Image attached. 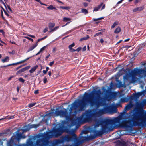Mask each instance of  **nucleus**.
<instances>
[{"mask_svg":"<svg viewBox=\"0 0 146 146\" xmlns=\"http://www.w3.org/2000/svg\"><path fill=\"white\" fill-rule=\"evenodd\" d=\"M46 46H45L44 47H42V48H41L40 50V51L41 52L43 51H44L45 49L46 48Z\"/></svg>","mask_w":146,"mask_h":146,"instance_id":"nucleus-47","label":"nucleus"},{"mask_svg":"<svg viewBox=\"0 0 146 146\" xmlns=\"http://www.w3.org/2000/svg\"><path fill=\"white\" fill-rule=\"evenodd\" d=\"M47 71L46 70H44L43 71V72L44 74H46L47 72Z\"/></svg>","mask_w":146,"mask_h":146,"instance_id":"nucleus-64","label":"nucleus"},{"mask_svg":"<svg viewBox=\"0 0 146 146\" xmlns=\"http://www.w3.org/2000/svg\"><path fill=\"white\" fill-rule=\"evenodd\" d=\"M35 56L34 55H33V56H31V57H29L27 58H26V59H24V60H21V61H19V62H17V64H21L25 62H26L27 60H28L29 59L31 58H32V57H33V56Z\"/></svg>","mask_w":146,"mask_h":146,"instance_id":"nucleus-19","label":"nucleus"},{"mask_svg":"<svg viewBox=\"0 0 146 146\" xmlns=\"http://www.w3.org/2000/svg\"><path fill=\"white\" fill-rule=\"evenodd\" d=\"M65 131L68 134L61 137L60 139L56 141V143L60 144L63 143L65 141L69 142L70 141H74V144L66 145L65 146H79L80 144V143L78 141L75 142L77 140V135L75 133V129H66Z\"/></svg>","mask_w":146,"mask_h":146,"instance_id":"nucleus-3","label":"nucleus"},{"mask_svg":"<svg viewBox=\"0 0 146 146\" xmlns=\"http://www.w3.org/2000/svg\"><path fill=\"white\" fill-rule=\"evenodd\" d=\"M9 66H10L9 64L7 65H6L1 66L0 67L1 68H5V67H7Z\"/></svg>","mask_w":146,"mask_h":146,"instance_id":"nucleus-51","label":"nucleus"},{"mask_svg":"<svg viewBox=\"0 0 146 146\" xmlns=\"http://www.w3.org/2000/svg\"><path fill=\"white\" fill-rule=\"evenodd\" d=\"M31 127L36 128L37 127V125L36 124H33L31 125Z\"/></svg>","mask_w":146,"mask_h":146,"instance_id":"nucleus-52","label":"nucleus"},{"mask_svg":"<svg viewBox=\"0 0 146 146\" xmlns=\"http://www.w3.org/2000/svg\"><path fill=\"white\" fill-rule=\"evenodd\" d=\"M81 11L82 13H84L86 14L88 13V10L85 9H82L81 10Z\"/></svg>","mask_w":146,"mask_h":146,"instance_id":"nucleus-32","label":"nucleus"},{"mask_svg":"<svg viewBox=\"0 0 146 146\" xmlns=\"http://www.w3.org/2000/svg\"><path fill=\"white\" fill-rule=\"evenodd\" d=\"M104 19V17H101L100 18H99L97 19H93V20L94 21H96L98 20H100L101 19Z\"/></svg>","mask_w":146,"mask_h":146,"instance_id":"nucleus-38","label":"nucleus"},{"mask_svg":"<svg viewBox=\"0 0 146 146\" xmlns=\"http://www.w3.org/2000/svg\"><path fill=\"white\" fill-rule=\"evenodd\" d=\"M5 14L7 16L9 17V15L7 13L6 11H5L4 12Z\"/></svg>","mask_w":146,"mask_h":146,"instance_id":"nucleus-62","label":"nucleus"},{"mask_svg":"<svg viewBox=\"0 0 146 146\" xmlns=\"http://www.w3.org/2000/svg\"><path fill=\"white\" fill-rule=\"evenodd\" d=\"M48 31V28L47 27H46L43 30V32L44 33H46Z\"/></svg>","mask_w":146,"mask_h":146,"instance_id":"nucleus-50","label":"nucleus"},{"mask_svg":"<svg viewBox=\"0 0 146 146\" xmlns=\"http://www.w3.org/2000/svg\"><path fill=\"white\" fill-rule=\"evenodd\" d=\"M30 129L28 125H26L24 127V128L23 129V132H26L29 131Z\"/></svg>","mask_w":146,"mask_h":146,"instance_id":"nucleus-27","label":"nucleus"},{"mask_svg":"<svg viewBox=\"0 0 146 146\" xmlns=\"http://www.w3.org/2000/svg\"><path fill=\"white\" fill-rule=\"evenodd\" d=\"M38 67V66L37 65L35 66L34 67L32 68L31 69L29 70V72L31 73H32L34 72L37 68Z\"/></svg>","mask_w":146,"mask_h":146,"instance_id":"nucleus-18","label":"nucleus"},{"mask_svg":"<svg viewBox=\"0 0 146 146\" xmlns=\"http://www.w3.org/2000/svg\"><path fill=\"white\" fill-rule=\"evenodd\" d=\"M74 46H75V43L74 42L71 45H69V46H68V48L69 49V51L70 52H73L72 50H74V49L72 48V47Z\"/></svg>","mask_w":146,"mask_h":146,"instance_id":"nucleus-22","label":"nucleus"},{"mask_svg":"<svg viewBox=\"0 0 146 146\" xmlns=\"http://www.w3.org/2000/svg\"><path fill=\"white\" fill-rule=\"evenodd\" d=\"M14 77V76H10V77L8 79V81H10V80L11 79L13 78V77Z\"/></svg>","mask_w":146,"mask_h":146,"instance_id":"nucleus-55","label":"nucleus"},{"mask_svg":"<svg viewBox=\"0 0 146 146\" xmlns=\"http://www.w3.org/2000/svg\"><path fill=\"white\" fill-rule=\"evenodd\" d=\"M9 66H11L12 65H18L17 63H13L12 64H9Z\"/></svg>","mask_w":146,"mask_h":146,"instance_id":"nucleus-57","label":"nucleus"},{"mask_svg":"<svg viewBox=\"0 0 146 146\" xmlns=\"http://www.w3.org/2000/svg\"><path fill=\"white\" fill-rule=\"evenodd\" d=\"M36 104V103H31L29 104L28 106L29 107L31 108L34 106Z\"/></svg>","mask_w":146,"mask_h":146,"instance_id":"nucleus-37","label":"nucleus"},{"mask_svg":"<svg viewBox=\"0 0 146 146\" xmlns=\"http://www.w3.org/2000/svg\"><path fill=\"white\" fill-rule=\"evenodd\" d=\"M131 119V117H130V118L129 119V120ZM121 117H119L115 118L113 119H107L108 126L110 127V130H111V126L116 123L119 124V125L122 128H125L126 129L131 128L133 127H124L125 124H123V122L124 121H127V120H123L122 122H121ZM129 119L127 120V121Z\"/></svg>","mask_w":146,"mask_h":146,"instance_id":"nucleus-8","label":"nucleus"},{"mask_svg":"<svg viewBox=\"0 0 146 146\" xmlns=\"http://www.w3.org/2000/svg\"><path fill=\"white\" fill-rule=\"evenodd\" d=\"M132 77V81L133 82H135L136 81L135 76H131Z\"/></svg>","mask_w":146,"mask_h":146,"instance_id":"nucleus-43","label":"nucleus"},{"mask_svg":"<svg viewBox=\"0 0 146 146\" xmlns=\"http://www.w3.org/2000/svg\"><path fill=\"white\" fill-rule=\"evenodd\" d=\"M69 121H67L66 120H63L61 122L62 123V126L60 127H63V129H68L67 128L66 126H65V125L66 124L68 123V122Z\"/></svg>","mask_w":146,"mask_h":146,"instance_id":"nucleus-16","label":"nucleus"},{"mask_svg":"<svg viewBox=\"0 0 146 146\" xmlns=\"http://www.w3.org/2000/svg\"><path fill=\"white\" fill-rule=\"evenodd\" d=\"M86 46H85L82 48V51H84L86 50Z\"/></svg>","mask_w":146,"mask_h":146,"instance_id":"nucleus-59","label":"nucleus"},{"mask_svg":"<svg viewBox=\"0 0 146 146\" xmlns=\"http://www.w3.org/2000/svg\"><path fill=\"white\" fill-rule=\"evenodd\" d=\"M55 25V24L54 23H49V28L50 30H51V29H53L52 28L54 27Z\"/></svg>","mask_w":146,"mask_h":146,"instance_id":"nucleus-23","label":"nucleus"},{"mask_svg":"<svg viewBox=\"0 0 146 146\" xmlns=\"http://www.w3.org/2000/svg\"><path fill=\"white\" fill-rule=\"evenodd\" d=\"M103 3H101L100 5H98L97 7H95L93 10V11H97L101 7V6L103 5Z\"/></svg>","mask_w":146,"mask_h":146,"instance_id":"nucleus-20","label":"nucleus"},{"mask_svg":"<svg viewBox=\"0 0 146 146\" xmlns=\"http://www.w3.org/2000/svg\"><path fill=\"white\" fill-rule=\"evenodd\" d=\"M96 125L95 127H99L101 125V127L100 130L94 129L92 132L96 136H101L104 133H107L110 131V128L108 126V120H104L100 119H96L95 121Z\"/></svg>","mask_w":146,"mask_h":146,"instance_id":"nucleus-4","label":"nucleus"},{"mask_svg":"<svg viewBox=\"0 0 146 146\" xmlns=\"http://www.w3.org/2000/svg\"><path fill=\"white\" fill-rule=\"evenodd\" d=\"M143 93L144 92H138L134 95L133 98H134L137 99L139 98L140 96H141Z\"/></svg>","mask_w":146,"mask_h":146,"instance_id":"nucleus-14","label":"nucleus"},{"mask_svg":"<svg viewBox=\"0 0 146 146\" xmlns=\"http://www.w3.org/2000/svg\"><path fill=\"white\" fill-rule=\"evenodd\" d=\"M8 118L9 119H12L14 118V115L12 116H7Z\"/></svg>","mask_w":146,"mask_h":146,"instance_id":"nucleus-58","label":"nucleus"},{"mask_svg":"<svg viewBox=\"0 0 146 146\" xmlns=\"http://www.w3.org/2000/svg\"><path fill=\"white\" fill-rule=\"evenodd\" d=\"M142 74L144 77H146V68L145 69H138L136 68L129 73L130 76H140Z\"/></svg>","mask_w":146,"mask_h":146,"instance_id":"nucleus-11","label":"nucleus"},{"mask_svg":"<svg viewBox=\"0 0 146 146\" xmlns=\"http://www.w3.org/2000/svg\"><path fill=\"white\" fill-rule=\"evenodd\" d=\"M103 32H98V33H96L95 35H94V37H96L97 36H98L100 35H102Z\"/></svg>","mask_w":146,"mask_h":146,"instance_id":"nucleus-40","label":"nucleus"},{"mask_svg":"<svg viewBox=\"0 0 146 146\" xmlns=\"http://www.w3.org/2000/svg\"><path fill=\"white\" fill-rule=\"evenodd\" d=\"M102 90L103 92L104 93H107L108 92V90L106 89L104 87H102Z\"/></svg>","mask_w":146,"mask_h":146,"instance_id":"nucleus-39","label":"nucleus"},{"mask_svg":"<svg viewBox=\"0 0 146 146\" xmlns=\"http://www.w3.org/2000/svg\"><path fill=\"white\" fill-rule=\"evenodd\" d=\"M25 38L27 39H28V40L32 41V42H33V39L32 38H31L29 37H25Z\"/></svg>","mask_w":146,"mask_h":146,"instance_id":"nucleus-48","label":"nucleus"},{"mask_svg":"<svg viewBox=\"0 0 146 146\" xmlns=\"http://www.w3.org/2000/svg\"><path fill=\"white\" fill-rule=\"evenodd\" d=\"M59 28V26H56L55 27L54 29H51V30H50L49 31L50 32H54L56 30H57Z\"/></svg>","mask_w":146,"mask_h":146,"instance_id":"nucleus-33","label":"nucleus"},{"mask_svg":"<svg viewBox=\"0 0 146 146\" xmlns=\"http://www.w3.org/2000/svg\"><path fill=\"white\" fill-rule=\"evenodd\" d=\"M94 116H96L95 112L93 113L92 110L87 111L85 113L82 115L84 119L87 121L91 120L92 118Z\"/></svg>","mask_w":146,"mask_h":146,"instance_id":"nucleus-12","label":"nucleus"},{"mask_svg":"<svg viewBox=\"0 0 146 146\" xmlns=\"http://www.w3.org/2000/svg\"><path fill=\"white\" fill-rule=\"evenodd\" d=\"M18 80L20 82H21L22 83H24L25 80L24 79H23L21 77L19 78Z\"/></svg>","mask_w":146,"mask_h":146,"instance_id":"nucleus-41","label":"nucleus"},{"mask_svg":"<svg viewBox=\"0 0 146 146\" xmlns=\"http://www.w3.org/2000/svg\"><path fill=\"white\" fill-rule=\"evenodd\" d=\"M144 114L140 116L137 115L134 117H132L127 121H124L123 124L124 127H130L134 126L144 127L146 126V111L144 110Z\"/></svg>","mask_w":146,"mask_h":146,"instance_id":"nucleus-2","label":"nucleus"},{"mask_svg":"<svg viewBox=\"0 0 146 146\" xmlns=\"http://www.w3.org/2000/svg\"><path fill=\"white\" fill-rule=\"evenodd\" d=\"M28 36H29V37H30L31 38H35V36L33 35H28Z\"/></svg>","mask_w":146,"mask_h":146,"instance_id":"nucleus-54","label":"nucleus"},{"mask_svg":"<svg viewBox=\"0 0 146 146\" xmlns=\"http://www.w3.org/2000/svg\"><path fill=\"white\" fill-rule=\"evenodd\" d=\"M60 9H63L68 10L70 9V8L69 7H64V6H60Z\"/></svg>","mask_w":146,"mask_h":146,"instance_id":"nucleus-30","label":"nucleus"},{"mask_svg":"<svg viewBox=\"0 0 146 146\" xmlns=\"http://www.w3.org/2000/svg\"><path fill=\"white\" fill-rule=\"evenodd\" d=\"M146 105V99H144L142 101L136 103V107L135 108V111L131 115V118L134 117L137 115L140 116L144 114V108Z\"/></svg>","mask_w":146,"mask_h":146,"instance_id":"nucleus-6","label":"nucleus"},{"mask_svg":"<svg viewBox=\"0 0 146 146\" xmlns=\"http://www.w3.org/2000/svg\"><path fill=\"white\" fill-rule=\"evenodd\" d=\"M100 42L102 44L104 42V40L102 38H101L100 39Z\"/></svg>","mask_w":146,"mask_h":146,"instance_id":"nucleus-63","label":"nucleus"},{"mask_svg":"<svg viewBox=\"0 0 146 146\" xmlns=\"http://www.w3.org/2000/svg\"><path fill=\"white\" fill-rule=\"evenodd\" d=\"M38 45V44L37 43L36 44H35L31 46L30 47L29 49L27 51V53H28V52L32 51L34 49L35 47H36Z\"/></svg>","mask_w":146,"mask_h":146,"instance_id":"nucleus-17","label":"nucleus"},{"mask_svg":"<svg viewBox=\"0 0 146 146\" xmlns=\"http://www.w3.org/2000/svg\"><path fill=\"white\" fill-rule=\"evenodd\" d=\"M121 100L122 102H127L128 100V99L127 98L125 97L124 98H121Z\"/></svg>","mask_w":146,"mask_h":146,"instance_id":"nucleus-31","label":"nucleus"},{"mask_svg":"<svg viewBox=\"0 0 146 146\" xmlns=\"http://www.w3.org/2000/svg\"><path fill=\"white\" fill-rule=\"evenodd\" d=\"M83 5L84 7H86L88 6V3L86 2H84L83 3Z\"/></svg>","mask_w":146,"mask_h":146,"instance_id":"nucleus-53","label":"nucleus"},{"mask_svg":"<svg viewBox=\"0 0 146 146\" xmlns=\"http://www.w3.org/2000/svg\"><path fill=\"white\" fill-rule=\"evenodd\" d=\"M131 108L130 105L129 104H127L125 107V109L126 110H129Z\"/></svg>","mask_w":146,"mask_h":146,"instance_id":"nucleus-42","label":"nucleus"},{"mask_svg":"<svg viewBox=\"0 0 146 146\" xmlns=\"http://www.w3.org/2000/svg\"><path fill=\"white\" fill-rule=\"evenodd\" d=\"M83 134H86V132L85 130H83L82 131L81 133H80V135H82Z\"/></svg>","mask_w":146,"mask_h":146,"instance_id":"nucleus-61","label":"nucleus"},{"mask_svg":"<svg viewBox=\"0 0 146 146\" xmlns=\"http://www.w3.org/2000/svg\"><path fill=\"white\" fill-rule=\"evenodd\" d=\"M119 22L118 21H115V22L113 25L111 26V28H113L115 27L118 25L119 24Z\"/></svg>","mask_w":146,"mask_h":146,"instance_id":"nucleus-29","label":"nucleus"},{"mask_svg":"<svg viewBox=\"0 0 146 146\" xmlns=\"http://www.w3.org/2000/svg\"><path fill=\"white\" fill-rule=\"evenodd\" d=\"M27 144H23L18 145L17 143L12 146H37L36 141L35 143H34L32 141H29Z\"/></svg>","mask_w":146,"mask_h":146,"instance_id":"nucleus-13","label":"nucleus"},{"mask_svg":"<svg viewBox=\"0 0 146 146\" xmlns=\"http://www.w3.org/2000/svg\"><path fill=\"white\" fill-rule=\"evenodd\" d=\"M82 49V48L81 47H78L76 49L73 50V52H75L77 51L78 52H79Z\"/></svg>","mask_w":146,"mask_h":146,"instance_id":"nucleus-35","label":"nucleus"},{"mask_svg":"<svg viewBox=\"0 0 146 146\" xmlns=\"http://www.w3.org/2000/svg\"><path fill=\"white\" fill-rule=\"evenodd\" d=\"M22 72L20 70H19L16 73V75H19Z\"/></svg>","mask_w":146,"mask_h":146,"instance_id":"nucleus-44","label":"nucleus"},{"mask_svg":"<svg viewBox=\"0 0 146 146\" xmlns=\"http://www.w3.org/2000/svg\"><path fill=\"white\" fill-rule=\"evenodd\" d=\"M34 94H37L39 93V91L38 90H36L34 91Z\"/></svg>","mask_w":146,"mask_h":146,"instance_id":"nucleus-60","label":"nucleus"},{"mask_svg":"<svg viewBox=\"0 0 146 146\" xmlns=\"http://www.w3.org/2000/svg\"><path fill=\"white\" fill-rule=\"evenodd\" d=\"M47 37V36H46L42 38L38 39V40H37L36 43L37 44V43L39 42L40 41L46 39Z\"/></svg>","mask_w":146,"mask_h":146,"instance_id":"nucleus-34","label":"nucleus"},{"mask_svg":"<svg viewBox=\"0 0 146 146\" xmlns=\"http://www.w3.org/2000/svg\"><path fill=\"white\" fill-rule=\"evenodd\" d=\"M121 31V29L120 27L119 26L114 31V33L117 34Z\"/></svg>","mask_w":146,"mask_h":146,"instance_id":"nucleus-21","label":"nucleus"},{"mask_svg":"<svg viewBox=\"0 0 146 146\" xmlns=\"http://www.w3.org/2000/svg\"><path fill=\"white\" fill-rule=\"evenodd\" d=\"M89 38V36L88 35H87L86 37L82 38L80 39L79 40L80 41H82L83 40H87Z\"/></svg>","mask_w":146,"mask_h":146,"instance_id":"nucleus-28","label":"nucleus"},{"mask_svg":"<svg viewBox=\"0 0 146 146\" xmlns=\"http://www.w3.org/2000/svg\"><path fill=\"white\" fill-rule=\"evenodd\" d=\"M9 60V57L7 56L4 59H2L1 61L3 62L4 63L8 62Z\"/></svg>","mask_w":146,"mask_h":146,"instance_id":"nucleus-26","label":"nucleus"},{"mask_svg":"<svg viewBox=\"0 0 146 146\" xmlns=\"http://www.w3.org/2000/svg\"><path fill=\"white\" fill-rule=\"evenodd\" d=\"M144 8L143 6H141L139 7H137L135 8L133 10V12H139L140 11L143 10Z\"/></svg>","mask_w":146,"mask_h":146,"instance_id":"nucleus-15","label":"nucleus"},{"mask_svg":"<svg viewBox=\"0 0 146 146\" xmlns=\"http://www.w3.org/2000/svg\"><path fill=\"white\" fill-rule=\"evenodd\" d=\"M117 109L115 107L108 106L103 108L100 109L98 111L95 112L96 116H100L102 114H106L108 112L112 113H117Z\"/></svg>","mask_w":146,"mask_h":146,"instance_id":"nucleus-7","label":"nucleus"},{"mask_svg":"<svg viewBox=\"0 0 146 146\" xmlns=\"http://www.w3.org/2000/svg\"><path fill=\"white\" fill-rule=\"evenodd\" d=\"M64 110H59L58 108H56L55 114L56 116H60V117H65L67 121H70V114L68 113L67 110L63 108Z\"/></svg>","mask_w":146,"mask_h":146,"instance_id":"nucleus-10","label":"nucleus"},{"mask_svg":"<svg viewBox=\"0 0 146 146\" xmlns=\"http://www.w3.org/2000/svg\"><path fill=\"white\" fill-rule=\"evenodd\" d=\"M21 137L22 134L19 133L18 131H17L15 135H13L10 140L7 141V146H12L15 145Z\"/></svg>","mask_w":146,"mask_h":146,"instance_id":"nucleus-9","label":"nucleus"},{"mask_svg":"<svg viewBox=\"0 0 146 146\" xmlns=\"http://www.w3.org/2000/svg\"><path fill=\"white\" fill-rule=\"evenodd\" d=\"M7 7L8 8V9L9 10V11L11 12H13V11L11 9L10 6L9 5H7Z\"/></svg>","mask_w":146,"mask_h":146,"instance_id":"nucleus-56","label":"nucleus"},{"mask_svg":"<svg viewBox=\"0 0 146 146\" xmlns=\"http://www.w3.org/2000/svg\"><path fill=\"white\" fill-rule=\"evenodd\" d=\"M54 61H52L50 62L49 65L50 66H52L54 63Z\"/></svg>","mask_w":146,"mask_h":146,"instance_id":"nucleus-49","label":"nucleus"},{"mask_svg":"<svg viewBox=\"0 0 146 146\" xmlns=\"http://www.w3.org/2000/svg\"><path fill=\"white\" fill-rule=\"evenodd\" d=\"M102 94L100 89L97 91L94 89L90 94L85 92L82 99H78L72 103L69 111L71 112L72 110H76L77 109L79 111H83L88 104L92 107L96 106L97 108L104 106L106 98L101 97Z\"/></svg>","mask_w":146,"mask_h":146,"instance_id":"nucleus-1","label":"nucleus"},{"mask_svg":"<svg viewBox=\"0 0 146 146\" xmlns=\"http://www.w3.org/2000/svg\"><path fill=\"white\" fill-rule=\"evenodd\" d=\"M63 127H60L59 128H55L52 131H46V133L40 134L44 136V137L47 139H49L54 137H58L61 135L63 132H66L65 130L67 129H64Z\"/></svg>","mask_w":146,"mask_h":146,"instance_id":"nucleus-5","label":"nucleus"},{"mask_svg":"<svg viewBox=\"0 0 146 146\" xmlns=\"http://www.w3.org/2000/svg\"><path fill=\"white\" fill-rule=\"evenodd\" d=\"M30 67V66H28L21 69H20L22 72H23L29 69Z\"/></svg>","mask_w":146,"mask_h":146,"instance_id":"nucleus-24","label":"nucleus"},{"mask_svg":"<svg viewBox=\"0 0 146 146\" xmlns=\"http://www.w3.org/2000/svg\"><path fill=\"white\" fill-rule=\"evenodd\" d=\"M47 8L50 10H57L56 8L55 7H54L52 5H50L49 6L47 7Z\"/></svg>","mask_w":146,"mask_h":146,"instance_id":"nucleus-25","label":"nucleus"},{"mask_svg":"<svg viewBox=\"0 0 146 146\" xmlns=\"http://www.w3.org/2000/svg\"><path fill=\"white\" fill-rule=\"evenodd\" d=\"M71 20V19L67 18V17H64L63 18V21H64L67 22L68 21H70Z\"/></svg>","mask_w":146,"mask_h":146,"instance_id":"nucleus-36","label":"nucleus"},{"mask_svg":"<svg viewBox=\"0 0 146 146\" xmlns=\"http://www.w3.org/2000/svg\"><path fill=\"white\" fill-rule=\"evenodd\" d=\"M48 81L47 79L45 77L43 80V82L44 84H46Z\"/></svg>","mask_w":146,"mask_h":146,"instance_id":"nucleus-46","label":"nucleus"},{"mask_svg":"<svg viewBox=\"0 0 146 146\" xmlns=\"http://www.w3.org/2000/svg\"><path fill=\"white\" fill-rule=\"evenodd\" d=\"M1 17H2V19L4 20H5V17H4L3 16V12L2 11V10H1Z\"/></svg>","mask_w":146,"mask_h":146,"instance_id":"nucleus-45","label":"nucleus"}]
</instances>
